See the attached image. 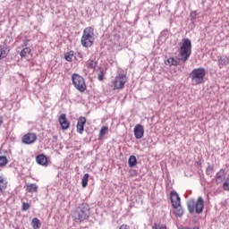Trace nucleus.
<instances>
[{
    "instance_id": "nucleus-1",
    "label": "nucleus",
    "mask_w": 229,
    "mask_h": 229,
    "mask_svg": "<svg viewBox=\"0 0 229 229\" xmlns=\"http://www.w3.org/2000/svg\"><path fill=\"white\" fill-rule=\"evenodd\" d=\"M187 208L189 214H203V208H205V200L203 197H199L197 200L194 199H190L187 202Z\"/></svg>"
},
{
    "instance_id": "nucleus-2",
    "label": "nucleus",
    "mask_w": 229,
    "mask_h": 229,
    "mask_svg": "<svg viewBox=\"0 0 229 229\" xmlns=\"http://www.w3.org/2000/svg\"><path fill=\"white\" fill-rule=\"evenodd\" d=\"M90 208L89 204H81L79 208L73 212L72 217L75 223H83V221L89 219L90 216Z\"/></svg>"
},
{
    "instance_id": "nucleus-3",
    "label": "nucleus",
    "mask_w": 229,
    "mask_h": 229,
    "mask_svg": "<svg viewBox=\"0 0 229 229\" xmlns=\"http://www.w3.org/2000/svg\"><path fill=\"white\" fill-rule=\"evenodd\" d=\"M179 55L181 56V61L183 62V64H185V62L191 58V55H192V43L191 42V39H182V44L180 47Z\"/></svg>"
},
{
    "instance_id": "nucleus-4",
    "label": "nucleus",
    "mask_w": 229,
    "mask_h": 229,
    "mask_svg": "<svg viewBox=\"0 0 229 229\" xmlns=\"http://www.w3.org/2000/svg\"><path fill=\"white\" fill-rule=\"evenodd\" d=\"M96 35L94 34V28L87 27L83 30L82 37L81 39L83 47H92Z\"/></svg>"
},
{
    "instance_id": "nucleus-5",
    "label": "nucleus",
    "mask_w": 229,
    "mask_h": 229,
    "mask_svg": "<svg viewBox=\"0 0 229 229\" xmlns=\"http://www.w3.org/2000/svg\"><path fill=\"white\" fill-rule=\"evenodd\" d=\"M205 74H207L205 68H197L191 71V72L190 73V78H191V81L195 85H200V83H203Z\"/></svg>"
},
{
    "instance_id": "nucleus-6",
    "label": "nucleus",
    "mask_w": 229,
    "mask_h": 229,
    "mask_svg": "<svg viewBox=\"0 0 229 229\" xmlns=\"http://www.w3.org/2000/svg\"><path fill=\"white\" fill-rule=\"evenodd\" d=\"M72 84L74 85L75 89H77V90H79L80 92H85L87 85L85 84V79H83V77H81L78 73H73L72 75Z\"/></svg>"
},
{
    "instance_id": "nucleus-7",
    "label": "nucleus",
    "mask_w": 229,
    "mask_h": 229,
    "mask_svg": "<svg viewBox=\"0 0 229 229\" xmlns=\"http://www.w3.org/2000/svg\"><path fill=\"white\" fill-rule=\"evenodd\" d=\"M125 84H126V75L123 73L118 74L113 81L114 90L124 89Z\"/></svg>"
},
{
    "instance_id": "nucleus-8",
    "label": "nucleus",
    "mask_w": 229,
    "mask_h": 229,
    "mask_svg": "<svg viewBox=\"0 0 229 229\" xmlns=\"http://www.w3.org/2000/svg\"><path fill=\"white\" fill-rule=\"evenodd\" d=\"M170 199L173 208L180 207V205H182L180 195H178L176 191L170 192Z\"/></svg>"
},
{
    "instance_id": "nucleus-9",
    "label": "nucleus",
    "mask_w": 229,
    "mask_h": 229,
    "mask_svg": "<svg viewBox=\"0 0 229 229\" xmlns=\"http://www.w3.org/2000/svg\"><path fill=\"white\" fill-rule=\"evenodd\" d=\"M58 121H59L62 130H69V127L71 126V123H69L67 121V115H65V114H62L59 116Z\"/></svg>"
},
{
    "instance_id": "nucleus-10",
    "label": "nucleus",
    "mask_w": 229,
    "mask_h": 229,
    "mask_svg": "<svg viewBox=\"0 0 229 229\" xmlns=\"http://www.w3.org/2000/svg\"><path fill=\"white\" fill-rule=\"evenodd\" d=\"M37 140V134L35 133H27L22 138L23 144H33Z\"/></svg>"
},
{
    "instance_id": "nucleus-11",
    "label": "nucleus",
    "mask_w": 229,
    "mask_h": 229,
    "mask_svg": "<svg viewBox=\"0 0 229 229\" xmlns=\"http://www.w3.org/2000/svg\"><path fill=\"white\" fill-rule=\"evenodd\" d=\"M86 123H87V118L83 116L79 117L78 123H77V132L81 133V135L85 131Z\"/></svg>"
},
{
    "instance_id": "nucleus-12",
    "label": "nucleus",
    "mask_w": 229,
    "mask_h": 229,
    "mask_svg": "<svg viewBox=\"0 0 229 229\" xmlns=\"http://www.w3.org/2000/svg\"><path fill=\"white\" fill-rule=\"evenodd\" d=\"M135 139H142L144 137V126L142 124H136L134 127Z\"/></svg>"
},
{
    "instance_id": "nucleus-13",
    "label": "nucleus",
    "mask_w": 229,
    "mask_h": 229,
    "mask_svg": "<svg viewBox=\"0 0 229 229\" xmlns=\"http://www.w3.org/2000/svg\"><path fill=\"white\" fill-rule=\"evenodd\" d=\"M218 67L219 69H223V67H226L229 64V58L226 56H217Z\"/></svg>"
},
{
    "instance_id": "nucleus-14",
    "label": "nucleus",
    "mask_w": 229,
    "mask_h": 229,
    "mask_svg": "<svg viewBox=\"0 0 229 229\" xmlns=\"http://www.w3.org/2000/svg\"><path fill=\"white\" fill-rule=\"evenodd\" d=\"M36 162L39 165L47 166V157H46L44 154H39L36 157Z\"/></svg>"
},
{
    "instance_id": "nucleus-15",
    "label": "nucleus",
    "mask_w": 229,
    "mask_h": 229,
    "mask_svg": "<svg viewBox=\"0 0 229 229\" xmlns=\"http://www.w3.org/2000/svg\"><path fill=\"white\" fill-rule=\"evenodd\" d=\"M225 178H226V174L223 169H221L219 172H217L216 176V183L219 185V183H223L225 181Z\"/></svg>"
},
{
    "instance_id": "nucleus-16",
    "label": "nucleus",
    "mask_w": 229,
    "mask_h": 229,
    "mask_svg": "<svg viewBox=\"0 0 229 229\" xmlns=\"http://www.w3.org/2000/svg\"><path fill=\"white\" fill-rule=\"evenodd\" d=\"M8 45H6V42L0 45V60H3L4 58H6V56H8V53H6Z\"/></svg>"
},
{
    "instance_id": "nucleus-17",
    "label": "nucleus",
    "mask_w": 229,
    "mask_h": 229,
    "mask_svg": "<svg viewBox=\"0 0 229 229\" xmlns=\"http://www.w3.org/2000/svg\"><path fill=\"white\" fill-rule=\"evenodd\" d=\"M27 192H37L38 186L36 183H30L26 186Z\"/></svg>"
},
{
    "instance_id": "nucleus-18",
    "label": "nucleus",
    "mask_w": 229,
    "mask_h": 229,
    "mask_svg": "<svg viewBox=\"0 0 229 229\" xmlns=\"http://www.w3.org/2000/svg\"><path fill=\"white\" fill-rule=\"evenodd\" d=\"M174 208V214L177 217H182V216H183V208H182V204Z\"/></svg>"
},
{
    "instance_id": "nucleus-19",
    "label": "nucleus",
    "mask_w": 229,
    "mask_h": 229,
    "mask_svg": "<svg viewBox=\"0 0 229 229\" xmlns=\"http://www.w3.org/2000/svg\"><path fill=\"white\" fill-rule=\"evenodd\" d=\"M129 167H135L137 165V157L135 156H131L128 160Z\"/></svg>"
},
{
    "instance_id": "nucleus-20",
    "label": "nucleus",
    "mask_w": 229,
    "mask_h": 229,
    "mask_svg": "<svg viewBox=\"0 0 229 229\" xmlns=\"http://www.w3.org/2000/svg\"><path fill=\"white\" fill-rule=\"evenodd\" d=\"M165 65H178L179 62L174 57H169L166 61H165Z\"/></svg>"
},
{
    "instance_id": "nucleus-21",
    "label": "nucleus",
    "mask_w": 229,
    "mask_h": 229,
    "mask_svg": "<svg viewBox=\"0 0 229 229\" xmlns=\"http://www.w3.org/2000/svg\"><path fill=\"white\" fill-rule=\"evenodd\" d=\"M30 53H31V48L25 47L20 52V56H21V58H26Z\"/></svg>"
},
{
    "instance_id": "nucleus-22",
    "label": "nucleus",
    "mask_w": 229,
    "mask_h": 229,
    "mask_svg": "<svg viewBox=\"0 0 229 229\" xmlns=\"http://www.w3.org/2000/svg\"><path fill=\"white\" fill-rule=\"evenodd\" d=\"M31 225L34 229H40V226H42L40 220H38L37 217L32 219Z\"/></svg>"
},
{
    "instance_id": "nucleus-23",
    "label": "nucleus",
    "mask_w": 229,
    "mask_h": 229,
    "mask_svg": "<svg viewBox=\"0 0 229 229\" xmlns=\"http://www.w3.org/2000/svg\"><path fill=\"white\" fill-rule=\"evenodd\" d=\"M89 174H85L83 175V178L81 180V186L83 187V189H85V187H87V185H89Z\"/></svg>"
},
{
    "instance_id": "nucleus-24",
    "label": "nucleus",
    "mask_w": 229,
    "mask_h": 229,
    "mask_svg": "<svg viewBox=\"0 0 229 229\" xmlns=\"http://www.w3.org/2000/svg\"><path fill=\"white\" fill-rule=\"evenodd\" d=\"M7 185H8V182H6V181H4V179H3V177L0 176V192L4 191Z\"/></svg>"
},
{
    "instance_id": "nucleus-25",
    "label": "nucleus",
    "mask_w": 229,
    "mask_h": 229,
    "mask_svg": "<svg viewBox=\"0 0 229 229\" xmlns=\"http://www.w3.org/2000/svg\"><path fill=\"white\" fill-rule=\"evenodd\" d=\"M74 56V51H70L64 55L66 62H72V57Z\"/></svg>"
},
{
    "instance_id": "nucleus-26",
    "label": "nucleus",
    "mask_w": 229,
    "mask_h": 229,
    "mask_svg": "<svg viewBox=\"0 0 229 229\" xmlns=\"http://www.w3.org/2000/svg\"><path fill=\"white\" fill-rule=\"evenodd\" d=\"M106 131H108V127L106 126L102 127L99 131L98 139H103V137L106 135Z\"/></svg>"
},
{
    "instance_id": "nucleus-27",
    "label": "nucleus",
    "mask_w": 229,
    "mask_h": 229,
    "mask_svg": "<svg viewBox=\"0 0 229 229\" xmlns=\"http://www.w3.org/2000/svg\"><path fill=\"white\" fill-rule=\"evenodd\" d=\"M8 164V158L6 156H0V167H4Z\"/></svg>"
},
{
    "instance_id": "nucleus-28",
    "label": "nucleus",
    "mask_w": 229,
    "mask_h": 229,
    "mask_svg": "<svg viewBox=\"0 0 229 229\" xmlns=\"http://www.w3.org/2000/svg\"><path fill=\"white\" fill-rule=\"evenodd\" d=\"M89 66L90 67V69H96L98 67L97 61L90 60L89 63Z\"/></svg>"
},
{
    "instance_id": "nucleus-29",
    "label": "nucleus",
    "mask_w": 229,
    "mask_h": 229,
    "mask_svg": "<svg viewBox=\"0 0 229 229\" xmlns=\"http://www.w3.org/2000/svg\"><path fill=\"white\" fill-rule=\"evenodd\" d=\"M224 191H229V177H227L223 184Z\"/></svg>"
},
{
    "instance_id": "nucleus-30",
    "label": "nucleus",
    "mask_w": 229,
    "mask_h": 229,
    "mask_svg": "<svg viewBox=\"0 0 229 229\" xmlns=\"http://www.w3.org/2000/svg\"><path fill=\"white\" fill-rule=\"evenodd\" d=\"M29 209H30V204L28 202H23L22 203L21 210L23 212H26V210H29Z\"/></svg>"
},
{
    "instance_id": "nucleus-31",
    "label": "nucleus",
    "mask_w": 229,
    "mask_h": 229,
    "mask_svg": "<svg viewBox=\"0 0 229 229\" xmlns=\"http://www.w3.org/2000/svg\"><path fill=\"white\" fill-rule=\"evenodd\" d=\"M105 76V70H101L100 72L98 73V81H103Z\"/></svg>"
},
{
    "instance_id": "nucleus-32",
    "label": "nucleus",
    "mask_w": 229,
    "mask_h": 229,
    "mask_svg": "<svg viewBox=\"0 0 229 229\" xmlns=\"http://www.w3.org/2000/svg\"><path fill=\"white\" fill-rule=\"evenodd\" d=\"M214 172V165H208L207 168V173L210 174V173Z\"/></svg>"
},
{
    "instance_id": "nucleus-33",
    "label": "nucleus",
    "mask_w": 229,
    "mask_h": 229,
    "mask_svg": "<svg viewBox=\"0 0 229 229\" xmlns=\"http://www.w3.org/2000/svg\"><path fill=\"white\" fill-rule=\"evenodd\" d=\"M152 229H160V225L154 224V225L152 226Z\"/></svg>"
},
{
    "instance_id": "nucleus-34",
    "label": "nucleus",
    "mask_w": 229,
    "mask_h": 229,
    "mask_svg": "<svg viewBox=\"0 0 229 229\" xmlns=\"http://www.w3.org/2000/svg\"><path fill=\"white\" fill-rule=\"evenodd\" d=\"M119 229H128V225H123L120 226Z\"/></svg>"
},
{
    "instance_id": "nucleus-35",
    "label": "nucleus",
    "mask_w": 229,
    "mask_h": 229,
    "mask_svg": "<svg viewBox=\"0 0 229 229\" xmlns=\"http://www.w3.org/2000/svg\"><path fill=\"white\" fill-rule=\"evenodd\" d=\"M3 123H4L3 116H0V126H3Z\"/></svg>"
},
{
    "instance_id": "nucleus-36",
    "label": "nucleus",
    "mask_w": 229,
    "mask_h": 229,
    "mask_svg": "<svg viewBox=\"0 0 229 229\" xmlns=\"http://www.w3.org/2000/svg\"><path fill=\"white\" fill-rule=\"evenodd\" d=\"M159 229H167V226H165V225H159Z\"/></svg>"
},
{
    "instance_id": "nucleus-37",
    "label": "nucleus",
    "mask_w": 229,
    "mask_h": 229,
    "mask_svg": "<svg viewBox=\"0 0 229 229\" xmlns=\"http://www.w3.org/2000/svg\"><path fill=\"white\" fill-rule=\"evenodd\" d=\"M196 15V13H191V17H194Z\"/></svg>"
},
{
    "instance_id": "nucleus-38",
    "label": "nucleus",
    "mask_w": 229,
    "mask_h": 229,
    "mask_svg": "<svg viewBox=\"0 0 229 229\" xmlns=\"http://www.w3.org/2000/svg\"><path fill=\"white\" fill-rule=\"evenodd\" d=\"M54 139H58V137L57 136H54Z\"/></svg>"
}]
</instances>
